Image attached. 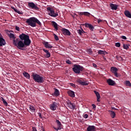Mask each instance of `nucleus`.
Listing matches in <instances>:
<instances>
[{"label": "nucleus", "instance_id": "f3484780", "mask_svg": "<svg viewBox=\"0 0 131 131\" xmlns=\"http://www.w3.org/2000/svg\"><path fill=\"white\" fill-rule=\"evenodd\" d=\"M85 27L87 28H89L91 31H94V29H95V27L92 24L86 23L85 24Z\"/></svg>", "mask_w": 131, "mask_h": 131}, {"label": "nucleus", "instance_id": "393cba45", "mask_svg": "<svg viewBox=\"0 0 131 131\" xmlns=\"http://www.w3.org/2000/svg\"><path fill=\"white\" fill-rule=\"evenodd\" d=\"M55 91L54 93V95L56 97H58V96H60V91H59V90L55 88L54 89Z\"/></svg>", "mask_w": 131, "mask_h": 131}, {"label": "nucleus", "instance_id": "6e6d98bb", "mask_svg": "<svg viewBox=\"0 0 131 131\" xmlns=\"http://www.w3.org/2000/svg\"><path fill=\"white\" fill-rule=\"evenodd\" d=\"M1 122L0 121V123H1Z\"/></svg>", "mask_w": 131, "mask_h": 131}, {"label": "nucleus", "instance_id": "7ed1b4c3", "mask_svg": "<svg viewBox=\"0 0 131 131\" xmlns=\"http://www.w3.org/2000/svg\"><path fill=\"white\" fill-rule=\"evenodd\" d=\"M32 77L35 82H37L38 83H43V82H45V80H46L45 77L36 73H33L32 74Z\"/></svg>", "mask_w": 131, "mask_h": 131}, {"label": "nucleus", "instance_id": "e433bc0d", "mask_svg": "<svg viewBox=\"0 0 131 131\" xmlns=\"http://www.w3.org/2000/svg\"><path fill=\"white\" fill-rule=\"evenodd\" d=\"M83 14L84 16H90L91 15V13L88 12H84Z\"/></svg>", "mask_w": 131, "mask_h": 131}, {"label": "nucleus", "instance_id": "ea45409f", "mask_svg": "<svg viewBox=\"0 0 131 131\" xmlns=\"http://www.w3.org/2000/svg\"><path fill=\"white\" fill-rule=\"evenodd\" d=\"M115 46L117 48H120V42H117V43H116Z\"/></svg>", "mask_w": 131, "mask_h": 131}, {"label": "nucleus", "instance_id": "cd10ccee", "mask_svg": "<svg viewBox=\"0 0 131 131\" xmlns=\"http://www.w3.org/2000/svg\"><path fill=\"white\" fill-rule=\"evenodd\" d=\"M23 75L26 78H27V79H30V75L26 72H24L23 73Z\"/></svg>", "mask_w": 131, "mask_h": 131}, {"label": "nucleus", "instance_id": "5701e85b", "mask_svg": "<svg viewBox=\"0 0 131 131\" xmlns=\"http://www.w3.org/2000/svg\"><path fill=\"white\" fill-rule=\"evenodd\" d=\"M42 51H43V52L46 53L45 55L46 58H50L51 57V53H49V51L45 49H43Z\"/></svg>", "mask_w": 131, "mask_h": 131}, {"label": "nucleus", "instance_id": "b1692460", "mask_svg": "<svg viewBox=\"0 0 131 131\" xmlns=\"http://www.w3.org/2000/svg\"><path fill=\"white\" fill-rule=\"evenodd\" d=\"M124 13L126 17L127 18H131V13L128 10H125Z\"/></svg>", "mask_w": 131, "mask_h": 131}, {"label": "nucleus", "instance_id": "1a4fd4ad", "mask_svg": "<svg viewBox=\"0 0 131 131\" xmlns=\"http://www.w3.org/2000/svg\"><path fill=\"white\" fill-rule=\"evenodd\" d=\"M61 31L62 32V34H64V35L70 36L71 34V32H70V31L67 29L62 28L61 29Z\"/></svg>", "mask_w": 131, "mask_h": 131}, {"label": "nucleus", "instance_id": "864d4df0", "mask_svg": "<svg viewBox=\"0 0 131 131\" xmlns=\"http://www.w3.org/2000/svg\"><path fill=\"white\" fill-rule=\"evenodd\" d=\"M114 109L115 110H116V108H114Z\"/></svg>", "mask_w": 131, "mask_h": 131}, {"label": "nucleus", "instance_id": "ddd939ff", "mask_svg": "<svg viewBox=\"0 0 131 131\" xmlns=\"http://www.w3.org/2000/svg\"><path fill=\"white\" fill-rule=\"evenodd\" d=\"M50 108L51 110H52V111H55L56 109H57V103L53 102L50 105Z\"/></svg>", "mask_w": 131, "mask_h": 131}, {"label": "nucleus", "instance_id": "4be33fe9", "mask_svg": "<svg viewBox=\"0 0 131 131\" xmlns=\"http://www.w3.org/2000/svg\"><path fill=\"white\" fill-rule=\"evenodd\" d=\"M29 109L31 112L34 113L35 112V107H34L33 105H28Z\"/></svg>", "mask_w": 131, "mask_h": 131}, {"label": "nucleus", "instance_id": "20e7f679", "mask_svg": "<svg viewBox=\"0 0 131 131\" xmlns=\"http://www.w3.org/2000/svg\"><path fill=\"white\" fill-rule=\"evenodd\" d=\"M84 69L83 67L79 64H74L73 68V71L77 74H80Z\"/></svg>", "mask_w": 131, "mask_h": 131}, {"label": "nucleus", "instance_id": "bb28decb", "mask_svg": "<svg viewBox=\"0 0 131 131\" xmlns=\"http://www.w3.org/2000/svg\"><path fill=\"white\" fill-rule=\"evenodd\" d=\"M109 113L110 114V115L112 117V118H114L115 116H116V114H115V112L113 111H108Z\"/></svg>", "mask_w": 131, "mask_h": 131}, {"label": "nucleus", "instance_id": "9b49d317", "mask_svg": "<svg viewBox=\"0 0 131 131\" xmlns=\"http://www.w3.org/2000/svg\"><path fill=\"white\" fill-rule=\"evenodd\" d=\"M76 81L81 85H89V83H87L88 81H82L80 78L77 79Z\"/></svg>", "mask_w": 131, "mask_h": 131}, {"label": "nucleus", "instance_id": "aec40b11", "mask_svg": "<svg viewBox=\"0 0 131 131\" xmlns=\"http://www.w3.org/2000/svg\"><path fill=\"white\" fill-rule=\"evenodd\" d=\"M51 24L52 26L54 28L55 31H58V24H57V23H56L55 21H53L51 22Z\"/></svg>", "mask_w": 131, "mask_h": 131}, {"label": "nucleus", "instance_id": "a18cd8bd", "mask_svg": "<svg viewBox=\"0 0 131 131\" xmlns=\"http://www.w3.org/2000/svg\"><path fill=\"white\" fill-rule=\"evenodd\" d=\"M92 106L93 109H96V105H95V104H92Z\"/></svg>", "mask_w": 131, "mask_h": 131}, {"label": "nucleus", "instance_id": "473e14b6", "mask_svg": "<svg viewBox=\"0 0 131 131\" xmlns=\"http://www.w3.org/2000/svg\"><path fill=\"white\" fill-rule=\"evenodd\" d=\"M9 35V37L10 38H12L13 39L14 38H15V37H15V35H14V34H13L12 33H10Z\"/></svg>", "mask_w": 131, "mask_h": 131}, {"label": "nucleus", "instance_id": "72a5a7b5", "mask_svg": "<svg viewBox=\"0 0 131 131\" xmlns=\"http://www.w3.org/2000/svg\"><path fill=\"white\" fill-rule=\"evenodd\" d=\"M129 45L127 44H123V49L125 50H127L129 47Z\"/></svg>", "mask_w": 131, "mask_h": 131}, {"label": "nucleus", "instance_id": "79ce46f5", "mask_svg": "<svg viewBox=\"0 0 131 131\" xmlns=\"http://www.w3.org/2000/svg\"><path fill=\"white\" fill-rule=\"evenodd\" d=\"M15 29L16 30H17V31H20V28H19V27L16 26H15Z\"/></svg>", "mask_w": 131, "mask_h": 131}, {"label": "nucleus", "instance_id": "423d86ee", "mask_svg": "<svg viewBox=\"0 0 131 131\" xmlns=\"http://www.w3.org/2000/svg\"><path fill=\"white\" fill-rule=\"evenodd\" d=\"M47 10L49 12V15L51 17H57V16H58V13H55L54 10L52 9L51 7H48Z\"/></svg>", "mask_w": 131, "mask_h": 131}, {"label": "nucleus", "instance_id": "c03bdc74", "mask_svg": "<svg viewBox=\"0 0 131 131\" xmlns=\"http://www.w3.org/2000/svg\"><path fill=\"white\" fill-rule=\"evenodd\" d=\"M32 131H37L35 127H32Z\"/></svg>", "mask_w": 131, "mask_h": 131}, {"label": "nucleus", "instance_id": "9d476101", "mask_svg": "<svg viewBox=\"0 0 131 131\" xmlns=\"http://www.w3.org/2000/svg\"><path fill=\"white\" fill-rule=\"evenodd\" d=\"M118 71V69H117V68L112 67L111 68V71L112 72V73H114V75L116 76V77H118V74H117V71Z\"/></svg>", "mask_w": 131, "mask_h": 131}, {"label": "nucleus", "instance_id": "f704fd0d", "mask_svg": "<svg viewBox=\"0 0 131 131\" xmlns=\"http://www.w3.org/2000/svg\"><path fill=\"white\" fill-rule=\"evenodd\" d=\"M87 53L89 54L90 55H92L93 54V51L91 49H88L86 50Z\"/></svg>", "mask_w": 131, "mask_h": 131}, {"label": "nucleus", "instance_id": "a211bd4d", "mask_svg": "<svg viewBox=\"0 0 131 131\" xmlns=\"http://www.w3.org/2000/svg\"><path fill=\"white\" fill-rule=\"evenodd\" d=\"M110 7L112 9V10H115V11H116V10L118 9V5L116 4H113L112 3H111L110 4Z\"/></svg>", "mask_w": 131, "mask_h": 131}, {"label": "nucleus", "instance_id": "4468645a", "mask_svg": "<svg viewBox=\"0 0 131 131\" xmlns=\"http://www.w3.org/2000/svg\"><path fill=\"white\" fill-rule=\"evenodd\" d=\"M43 45H44L45 48H46L47 49H52L53 48V46L50 44L49 42L44 41H43Z\"/></svg>", "mask_w": 131, "mask_h": 131}, {"label": "nucleus", "instance_id": "5fc2aeb1", "mask_svg": "<svg viewBox=\"0 0 131 131\" xmlns=\"http://www.w3.org/2000/svg\"><path fill=\"white\" fill-rule=\"evenodd\" d=\"M42 131H45V129H42Z\"/></svg>", "mask_w": 131, "mask_h": 131}, {"label": "nucleus", "instance_id": "2f4dec72", "mask_svg": "<svg viewBox=\"0 0 131 131\" xmlns=\"http://www.w3.org/2000/svg\"><path fill=\"white\" fill-rule=\"evenodd\" d=\"M77 33L79 35H82V33H84V31H83V29H81V30H78Z\"/></svg>", "mask_w": 131, "mask_h": 131}, {"label": "nucleus", "instance_id": "dca6fc26", "mask_svg": "<svg viewBox=\"0 0 131 131\" xmlns=\"http://www.w3.org/2000/svg\"><path fill=\"white\" fill-rule=\"evenodd\" d=\"M68 107H69L70 109H72V110H74V109H75V104L74 103H72L71 102H69L67 103Z\"/></svg>", "mask_w": 131, "mask_h": 131}, {"label": "nucleus", "instance_id": "a878e982", "mask_svg": "<svg viewBox=\"0 0 131 131\" xmlns=\"http://www.w3.org/2000/svg\"><path fill=\"white\" fill-rule=\"evenodd\" d=\"M94 92L97 98V102H100V98H101V96H100V94H99V92L96 91H94Z\"/></svg>", "mask_w": 131, "mask_h": 131}, {"label": "nucleus", "instance_id": "7c9ffc66", "mask_svg": "<svg viewBox=\"0 0 131 131\" xmlns=\"http://www.w3.org/2000/svg\"><path fill=\"white\" fill-rule=\"evenodd\" d=\"M1 101H2L3 104L7 107L8 106V102L5 100V99L3 97L1 98Z\"/></svg>", "mask_w": 131, "mask_h": 131}, {"label": "nucleus", "instance_id": "c756f323", "mask_svg": "<svg viewBox=\"0 0 131 131\" xmlns=\"http://www.w3.org/2000/svg\"><path fill=\"white\" fill-rule=\"evenodd\" d=\"M98 53L99 55H106L107 54V52L103 50H99Z\"/></svg>", "mask_w": 131, "mask_h": 131}, {"label": "nucleus", "instance_id": "a19ab883", "mask_svg": "<svg viewBox=\"0 0 131 131\" xmlns=\"http://www.w3.org/2000/svg\"><path fill=\"white\" fill-rule=\"evenodd\" d=\"M66 63L67 64H69V65L71 64L72 62H71V61H70V60H68L66 61Z\"/></svg>", "mask_w": 131, "mask_h": 131}, {"label": "nucleus", "instance_id": "6ab92c4d", "mask_svg": "<svg viewBox=\"0 0 131 131\" xmlns=\"http://www.w3.org/2000/svg\"><path fill=\"white\" fill-rule=\"evenodd\" d=\"M87 131H96V126L94 125H89L86 128Z\"/></svg>", "mask_w": 131, "mask_h": 131}, {"label": "nucleus", "instance_id": "603ef678", "mask_svg": "<svg viewBox=\"0 0 131 131\" xmlns=\"http://www.w3.org/2000/svg\"><path fill=\"white\" fill-rule=\"evenodd\" d=\"M83 12H80V15H83Z\"/></svg>", "mask_w": 131, "mask_h": 131}, {"label": "nucleus", "instance_id": "49530a36", "mask_svg": "<svg viewBox=\"0 0 131 131\" xmlns=\"http://www.w3.org/2000/svg\"><path fill=\"white\" fill-rule=\"evenodd\" d=\"M93 66L94 67V68H97V66L96 63H93Z\"/></svg>", "mask_w": 131, "mask_h": 131}, {"label": "nucleus", "instance_id": "3c124183", "mask_svg": "<svg viewBox=\"0 0 131 131\" xmlns=\"http://www.w3.org/2000/svg\"><path fill=\"white\" fill-rule=\"evenodd\" d=\"M97 22L98 23H100V22H102V20L101 19H98Z\"/></svg>", "mask_w": 131, "mask_h": 131}, {"label": "nucleus", "instance_id": "f257e3e1", "mask_svg": "<svg viewBox=\"0 0 131 131\" xmlns=\"http://www.w3.org/2000/svg\"><path fill=\"white\" fill-rule=\"evenodd\" d=\"M20 40L18 42V47L24 49L26 47H29L31 43V40L29 39V36L27 34L22 33L19 35Z\"/></svg>", "mask_w": 131, "mask_h": 131}, {"label": "nucleus", "instance_id": "4c0bfd02", "mask_svg": "<svg viewBox=\"0 0 131 131\" xmlns=\"http://www.w3.org/2000/svg\"><path fill=\"white\" fill-rule=\"evenodd\" d=\"M53 35L54 36V38L55 40H57V41L59 40V37H58L57 35H56V34H54Z\"/></svg>", "mask_w": 131, "mask_h": 131}, {"label": "nucleus", "instance_id": "de8ad7c7", "mask_svg": "<svg viewBox=\"0 0 131 131\" xmlns=\"http://www.w3.org/2000/svg\"><path fill=\"white\" fill-rule=\"evenodd\" d=\"M38 115H39V117H40V118H42V116H41V113H39Z\"/></svg>", "mask_w": 131, "mask_h": 131}, {"label": "nucleus", "instance_id": "58836bf2", "mask_svg": "<svg viewBox=\"0 0 131 131\" xmlns=\"http://www.w3.org/2000/svg\"><path fill=\"white\" fill-rule=\"evenodd\" d=\"M116 58L117 59V60H118V61H122V58L121 57V56H116Z\"/></svg>", "mask_w": 131, "mask_h": 131}, {"label": "nucleus", "instance_id": "c9c22d12", "mask_svg": "<svg viewBox=\"0 0 131 131\" xmlns=\"http://www.w3.org/2000/svg\"><path fill=\"white\" fill-rule=\"evenodd\" d=\"M125 84H126V86H131V83L129 81H126Z\"/></svg>", "mask_w": 131, "mask_h": 131}, {"label": "nucleus", "instance_id": "2eb2a0df", "mask_svg": "<svg viewBox=\"0 0 131 131\" xmlns=\"http://www.w3.org/2000/svg\"><path fill=\"white\" fill-rule=\"evenodd\" d=\"M106 82H107V83H108V85H115V84H116L115 81H114L111 79H108L106 80Z\"/></svg>", "mask_w": 131, "mask_h": 131}, {"label": "nucleus", "instance_id": "c85d7f7f", "mask_svg": "<svg viewBox=\"0 0 131 131\" xmlns=\"http://www.w3.org/2000/svg\"><path fill=\"white\" fill-rule=\"evenodd\" d=\"M11 9H12V10H14V12L17 13V14H19V15H22V14H23L22 12H21L20 11H19L18 9H16V8H15V7L13 6L11 7Z\"/></svg>", "mask_w": 131, "mask_h": 131}, {"label": "nucleus", "instance_id": "09e8293b", "mask_svg": "<svg viewBox=\"0 0 131 131\" xmlns=\"http://www.w3.org/2000/svg\"><path fill=\"white\" fill-rule=\"evenodd\" d=\"M121 38L123 39H126V37L125 36H121Z\"/></svg>", "mask_w": 131, "mask_h": 131}, {"label": "nucleus", "instance_id": "8fccbe9b", "mask_svg": "<svg viewBox=\"0 0 131 131\" xmlns=\"http://www.w3.org/2000/svg\"><path fill=\"white\" fill-rule=\"evenodd\" d=\"M71 86H73V88H75L76 87V85H75V84H74V83H71Z\"/></svg>", "mask_w": 131, "mask_h": 131}, {"label": "nucleus", "instance_id": "6e6552de", "mask_svg": "<svg viewBox=\"0 0 131 131\" xmlns=\"http://www.w3.org/2000/svg\"><path fill=\"white\" fill-rule=\"evenodd\" d=\"M56 122L57 124V127H53V128L55 130H60L62 129V124L61 123V122H60V121H59L58 120H56Z\"/></svg>", "mask_w": 131, "mask_h": 131}, {"label": "nucleus", "instance_id": "f8f14e48", "mask_svg": "<svg viewBox=\"0 0 131 131\" xmlns=\"http://www.w3.org/2000/svg\"><path fill=\"white\" fill-rule=\"evenodd\" d=\"M3 46H6V40L3 38V35L0 33V47H3Z\"/></svg>", "mask_w": 131, "mask_h": 131}, {"label": "nucleus", "instance_id": "f03ea898", "mask_svg": "<svg viewBox=\"0 0 131 131\" xmlns=\"http://www.w3.org/2000/svg\"><path fill=\"white\" fill-rule=\"evenodd\" d=\"M26 22L31 27H36V24H38L39 26H41V23L35 17H32L27 19Z\"/></svg>", "mask_w": 131, "mask_h": 131}, {"label": "nucleus", "instance_id": "0eeeda50", "mask_svg": "<svg viewBox=\"0 0 131 131\" xmlns=\"http://www.w3.org/2000/svg\"><path fill=\"white\" fill-rule=\"evenodd\" d=\"M13 45H14L15 47H17V48H18L19 50H21L22 51H24L25 50L24 48H20L19 47V46H18V42H19V38L16 39V37H15V38H14L13 39Z\"/></svg>", "mask_w": 131, "mask_h": 131}, {"label": "nucleus", "instance_id": "37998d69", "mask_svg": "<svg viewBox=\"0 0 131 131\" xmlns=\"http://www.w3.org/2000/svg\"><path fill=\"white\" fill-rule=\"evenodd\" d=\"M88 117H89V115H88V114H84V115H83V118H84L86 119V118H88Z\"/></svg>", "mask_w": 131, "mask_h": 131}, {"label": "nucleus", "instance_id": "39448f33", "mask_svg": "<svg viewBox=\"0 0 131 131\" xmlns=\"http://www.w3.org/2000/svg\"><path fill=\"white\" fill-rule=\"evenodd\" d=\"M28 6L30 9H32V10H35L36 11H38L39 8L37 4H34L33 2H29L28 3Z\"/></svg>", "mask_w": 131, "mask_h": 131}, {"label": "nucleus", "instance_id": "412c9836", "mask_svg": "<svg viewBox=\"0 0 131 131\" xmlns=\"http://www.w3.org/2000/svg\"><path fill=\"white\" fill-rule=\"evenodd\" d=\"M68 94L72 98H74L75 97V93L71 90L68 91Z\"/></svg>", "mask_w": 131, "mask_h": 131}]
</instances>
